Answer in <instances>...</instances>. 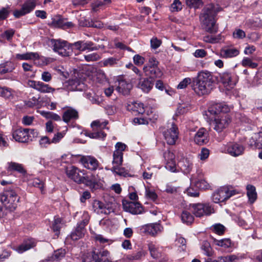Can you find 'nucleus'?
I'll return each mask as SVG.
<instances>
[{"label": "nucleus", "instance_id": "45", "mask_svg": "<svg viewBox=\"0 0 262 262\" xmlns=\"http://www.w3.org/2000/svg\"><path fill=\"white\" fill-rule=\"evenodd\" d=\"M83 46L82 51H84L85 50L89 51H96L99 49V47L97 46H94V43L92 41H86L84 42L83 41Z\"/></svg>", "mask_w": 262, "mask_h": 262}, {"label": "nucleus", "instance_id": "33", "mask_svg": "<svg viewBox=\"0 0 262 262\" xmlns=\"http://www.w3.org/2000/svg\"><path fill=\"white\" fill-rule=\"evenodd\" d=\"M192 184H194V186L199 189H206L209 187V184L204 179H191Z\"/></svg>", "mask_w": 262, "mask_h": 262}, {"label": "nucleus", "instance_id": "55", "mask_svg": "<svg viewBox=\"0 0 262 262\" xmlns=\"http://www.w3.org/2000/svg\"><path fill=\"white\" fill-rule=\"evenodd\" d=\"M142 255V252L140 251L136 253L126 255V258L129 260H138L141 258Z\"/></svg>", "mask_w": 262, "mask_h": 262}, {"label": "nucleus", "instance_id": "14", "mask_svg": "<svg viewBox=\"0 0 262 262\" xmlns=\"http://www.w3.org/2000/svg\"><path fill=\"white\" fill-rule=\"evenodd\" d=\"M80 162L85 168L92 171L96 170L100 166L98 161L95 158L91 156L82 157Z\"/></svg>", "mask_w": 262, "mask_h": 262}, {"label": "nucleus", "instance_id": "20", "mask_svg": "<svg viewBox=\"0 0 262 262\" xmlns=\"http://www.w3.org/2000/svg\"><path fill=\"white\" fill-rule=\"evenodd\" d=\"M208 133L204 128H201L196 133L194 141L198 145L206 144L208 142Z\"/></svg>", "mask_w": 262, "mask_h": 262}, {"label": "nucleus", "instance_id": "53", "mask_svg": "<svg viewBox=\"0 0 262 262\" xmlns=\"http://www.w3.org/2000/svg\"><path fill=\"white\" fill-rule=\"evenodd\" d=\"M148 247L151 256L154 258H158L159 257V253L157 250L155 245L152 243H149L148 245Z\"/></svg>", "mask_w": 262, "mask_h": 262}, {"label": "nucleus", "instance_id": "19", "mask_svg": "<svg viewBox=\"0 0 262 262\" xmlns=\"http://www.w3.org/2000/svg\"><path fill=\"white\" fill-rule=\"evenodd\" d=\"M132 88V84L129 81L124 79H120L118 81V85L116 90L123 95H128Z\"/></svg>", "mask_w": 262, "mask_h": 262}, {"label": "nucleus", "instance_id": "52", "mask_svg": "<svg viewBox=\"0 0 262 262\" xmlns=\"http://www.w3.org/2000/svg\"><path fill=\"white\" fill-rule=\"evenodd\" d=\"M33 53H26L24 54H16L15 58L17 60H29L32 58Z\"/></svg>", "mask_w": 262, "mask_h": 262}, {"label": "nucleus", "instance_id": "21", "mask_svg": "<svg viewBox=\"0 0 262 262\" xmlns=\"http://www.w3.org/2000/svg\"><path fill=\"white\" fill-rule=\"evenodd\" d=\"M143 71L150 79L161 77L163 73L159 67H144Z\"/></svg>", "mask_w": 262, "mask_h": 262}, {"label": "nucleus", "instance_id": "35", "mask_svg": "<svg viewBox=\"0 0 262 262\" xmlns=\"http://www.w3.org/2000/svg\"><path fill=\"white\" fill-rule=\"evenodd\" d=\"M42 116L48 119L53 120L54 121H60V117L53 112L37 111Z\"/></svg>", "mask_w": 262, "mask_h": 262}, {"label": "nucleus", "instance_id": "7", "mask_svg": "<svg viewBox=\"0 0 262 262\" xmlns=\"http://www.w3.org/2000/svg\"><path fill=\"white\" fill-rule=\"evenodd\" d=\"M221 82L227 90H230L235 85L237 82V77L233 72L226 71L220 74Z\"/></svg>", "mask_w": 262, "mask_h": 262}, {"label": "nucleus", "instance_id": "34", "mask_svg": "<svg viewBox=\"0 0 262 262\" xmlns=\"http://www.w3.org/2000/svg\"><path fill=\"white\" fill-rule=\"evenodd\" d=\"M201 249L203 251L204 255L209 257L212 256L213 251L210 243L208 241H204L202 242Z\"/></svg>", "mask_w": 262, "mask_h": 262}, {"label": "nucleus", "instance_id": "59", "mask_svg": "<svg viewBox=\"0 0 262 262\" xmlns=\"http://www.w3.org/2000/svg\"><path fill=\"white\" fill-rule=\"evenodd\" d=\"M233 36L235 38L242 39L245 37V32L239 29H236L233 33Z\"/></svg>", "mask_w": 262, "mask_h": 262}, {"label": "nucleus", "instance_id": "48", "mask_svg": "<svg viewBox=\"0 0 262 262\" xmlns=\"http://www.w3.org/2000/svg\"><path fill=\"white\" fill-rule=\"evenodd\" d=\"M221 103H216L209 108L208 111L211 114L216 115L221 113Z\"/></svg>", "mask_w": 262, "mask_h": 262}, {"label": "nucleus", "instance_id": "25", "mask_svg": "<svg viewBox=\"0 0 262 262\" xmlns=\"http://www.w3.org/2000/svg\"><path fill=\"white\" fill-rule=\"evenodd\" d=\"M127 110L138 114H143L145 112L144 104L141 102H131L127 105Z\"/></svg>", "mask_w": 262, "mask_h": 262}, {"label": "nucleus", "instance_id": "17", "mask_svg": "<svg viewBox=\"0 0 262 262\" xmlns=\"http://www.w3.org/2000/svg\"><path fill=\"white\" fill-rule=\"evenodd\" d=\"M178 166L184 173H189L193 167L192 159L188 157L182 158L178 162Z\"/></svg>", "mask_w": 262, "mask_h": 262}, {"label": "nucleus", "instance_id": "62", "mask_svg": "<svg viewBox=\"0 0 262 262\" xmlns=\"http://www.w3.org/2000/svg\"><path fill=\"white\" fill-rule=\"evenodd\" d=\"M162 42L161 40L158 39L157 37H153L150 40V46L152 49H156L159 48Z\"/></svg>", "mask_w": 262, "mask_h": 262}, {"label": "nucleus", "instance_id": "54", "mask_svg": "<svg viewBox=\"0 0 262 262\" xmlns=\"http://www.w3.org/2000/svg\"><path fill=\"white\" fill-rule=\"evenodd\" d=\"M34 187L38 188L41 193L44 192V183L39 179H34Z\"/></svg>", "mask_w": 262, "mask_h": 262}, {"label": "nucleus", "instance_id": "30", "mask_svg": "<svg viewBox=\"0 0 262 262\" xmlns=\"http://www.w3.org/2000/svg\"><path fill=\"white\" fill-rule=\"evenodd\" d=\"M7 170L8 171H17L19 173L24 174L26 170L24 168L23 165L18 163L10 162L8 163Z\"/></svg>", "mask_w": 262, "mask_h": 262}, {"label": "nucleus", "instance_id": "31", "mask_svg": "<svg viewBox=\"0 0 262 262\" xmlns=\"http://www.w3.org/2000/svg\"><path fill=\"white\" fill-rule=\"evenodd\" d=\"M247 195L251 203H253L257 199V193L255 187L252 185H248L246 187Z\"/></svg>", "mask_w": 262, "mask_h": 262}, {"label": "nucleus", "instance_id": "22", "mask_svg": "<svg viewBox=\"0 0 262 262\" xmlns=\"http://www.w3.org/2000/svg\"><path fill=\"white\" fill-rule=\"evenodd\" d=\"M239 54V51L235 48L225 47L221 49L219 56L223 58H233Z\"/></svg>", "mask_w": 262, "mask_h": 262}, {"label": "nucleus", "instance_id": "5", "mask_svg": "<svg viewBox=\"0 0 262 262\" xmlns=\"http://www.w3.org/2000/svg\"><path fill=\"white\" fill-rule=\"evenodd\" d=\"M190 209L193 214L196 217L209 215L214 212L213 208L208 203L190 204Z\"/></svg>", "mask_w": 262, "mask_h": 262}, {"label": "nucleus", "instance_id": "28", "mask_svg": "<svg viewBox=\"0 0 262 262\" xmlns=\"http://www.w3.org/2000/svg\"><path fill=\"white\" fill-rule=\"evenodd\" d=\"M34 89L41 93H50L55 91V89L42 82L34 81Z\"/></svg>", "mask_w": 262, "mask_h": 262}, {"label": "nucleus", "instance_id": "15", "mask_svg": "<svg viewBox=\"0 0 262 262\" xmlns=\"http://www.w3.org/2000/svg\"><path fill=\"white\" fill-rule=\"evenodd\" d=\"M92 257L95 262H112L110 253L106 250H93Z\"/></svg>", "mask_w": 262, "mask_h": 262}, {"label": "nucleus", "instance_id": "18", "mask_svg": "<svg viewBox=\"0 0 262 262\" xmlns=\"http://www.w3.org/2000/svg\"><path fill=\"white\" fill-rule=\"evenodd\" d=\"M123 162V154H120L117 151H114L113 154V171L119 175L122 174L121 169L120 166L122 165Z\"/></svg>", "mask_w": 262, "mask_h": 262}, {"label": "nucleus", "instance_id": "40", "mask_svg": "<svg viewBox=\"0 0 262 262\" xmlns=\"http://www.w3.org/2000/svg\"><path fill=\"white\" fill-rule=\"evenodd\" d=\"M13 69L12 64L10 62H7L4 63L0 64V74H4L10 72Z\"/></svg>", "mask_w": 262, "mask_h": 262}, {"label": "nucleus", "instance_id": "56", "mask_svg": "<svg viewBox=\"0 0 262 262\" xmlns=\"http://www.w3.org/2000/svg\"><path fill=\"white\" fill-rule=\"evenodd\" d=\"M182 8V3L180 0H174L173 3L171 5V9L173 12H178L181 10Z\"/></svg>", "mask_w": 262, "mask_h": 262}, {"label": "nucleus", "instance_id": "27", "mask_svg": "<svg viewBox=\"0 0 262 262\" xmlns=\"http://www.w3.org/2000/svg\"><path fill=\"white\" fill-rule=\"evenodd\" d=\"M33 246V241L31 238L24 240L23 242L18 246L14 247L13 250L19 253L23 252L30 249Z\"/></svg>", "mask_w": 262, "mask_h": 262}, {"label": "nucleus", "instance_id": "16", "mask_svg": "<svg viewBox=\"0 0 262 262\" xmlns=\"http://www.w3.org/2000/svg\"><path fill=\"white\" fill-rule=\"evenodd\" d=\"M29 129L17 128L13 132V138L16 141L19 142H27L29 139Z\"/></svg>", "mask_w": 262, "mask_h": 262}, {"label": "nucleus", "instance_id": "47", "mask_svg": "<svg viewBox=\"0 0 262 262\" xmlns=\"http://www.w3.org/2000/svg\"><path fill=\"white\" fill-rule=\"evenodd\" d=\"M186 3L188 7L195 9L199 8L203 5L201 0H186Z\"/></svg>", "mask_w": 262, "mask_h": 262}, {"label": "nucleus", "instance_id": "32", "mask_svg": "<svg viewBox=\"0 0 262 262\" xmlns=\"http://www.w3.org/2000/svg\"><path fill=\"white\" fill-rule=\"evenodd\" d=\"M119 60L117 57H111L101 61L100 63L101 67H113L117 66Z\"/></svg>", "mask_w": 262, "mask_h": 262}, {"label": "nucleus", "instance_id": "8", "mask_svg": "<svg viewBox=\"0 0 262 262\" xmlns=\"http://www.w3.org/2000/svg\"><path fill=\"white\" fill-rule=\"evenodd\" d=\"M163 229V226L159 223L148 224L140 227V233L144 235L155 236L161 233Z\"/></svg>", "mask_w": 262, "mask_h": 262}, {"label": "nucleus", "instance_id": "37", "mask_svg": "<svg viewBox=\"0 0 262 262\" xmlns=\"http://www.w3.org/2000/svg\"><path fill=\"white\" fill-rule=\"evenodd\" d=\"M47 63V60L45 57L39 56L37 53H34V64L42 66L46 65Z\"/></svg>", "mask_w": 262, "mask_h": 262}, {"label": "nucleus", "instance_id": "26", "mask_svg": "<svg viewBox=\"0 0 262 262\" xmlns=\"http://www.w3.org/2000/svg\"><path fill=\"white\" fill-rule=\"evenodd\" d=\"M78 118V112L73 108H70L64 112L62 115V120L64 122L68 123L71 120Z\"/></svg>", "mask_w": 262, "mask_h": 262}, {"label": "nucleus", "instance_id": "11", "mask_svg": "<svg viewBox=\"0 0 262 262\" xmlns=\"http://www.w3.org/2000/svg\"><path fill=\"white\" fill-rule=\"evenodd\" d=\"M178 128L174 123L171 127L163 132L164 138L169 145H174L178 138Z\"/></svg>", "mask_w": 262, "mask_h": 262}, {"label": "nucleus", "instance_id": "46", "mask_svg": "<svg viewBox=\"0 0 262 262\" xmlns=\"http://www.w3.org/2000/svg\"><path fill=\"white\" fill-rule=\"evenodd\" d=\"M211 229L218 235H222L225 231V227L221 224H216L212 225Z\"/></svg>", "mask_w": 262, "mask_h": 262}, {"label": "nucleus", "instance_id": "12", "mask_svg": "<svg viewBox=\"0 0 262 262\" xmlns=\"http://www.w3.org/2000/svg\"><path fill=\"white\" fill-rule=\"evenodd\" d=\"M122 205L124 211L133 214H139L143 212L142 207L138 202L123 201Z\"/></svg>", "mask_w": 262, "mask_h": 262}, {"label": "nucleus", "instance_id": "2", "mask_svg": "<svg viewBox=\"0 0 262 262\" xmlns=\"http://www.w3.org/2000/svg\"><path fill=\"white\" fill-rule=\"evenodd\" d=\"M84 170H81L77 167L72 166L66 169L67 176L78 184L83 183L92 190H96L102 187V184L99 182L94 175L85 176Z\"/></svg>", "mask_w": 262, "mask_h": 262}, {"label": "nucleus", "instance_id": "49", "mask_svg": "<svg viewBox=\"0 0 262 262\" xmlns=\"http://www.w3.org/2000/svg\"><path fill=\"white\" fill-rule=\"evenodd\" d=\"M84 57L85 60L88 62L97 61L101 58L100 56L96 53H93L87 55H84Z\"/></svg>", "mask_w": 262, "mask_h": 262}, {"label": "nucleus", "instance_id": "13", "mask_svg": "<svg viewBox=\"0 0 262 262\" xmlns=\"http://www.w3.org/2000/svg\"><path fill=\"white\" fill-rule=\"evenodd\" d=\"M225 150L230 155L236 157L243 154L245 148L241 144L231 142L227 144Z\"/></svg>", "mask_w": 262, "mask_h": 262}, {"label": "nucleus", "instance_id": "24", "mask_svg": "<svg viewBox=\"0 0 262 262\" xmlns=\"http://www.w3.org/2000/svg\"><path fill=\"white\" fill-rule=\"evenodd\" d=\"M64 225L65 222L62 218L59 216H55L51 228L56 236H58L61 228Z\"/></svg>", "mask_w": 262, "mask_h": 262}, {"label": "nucleus", "instance_id": "29", "mask_svg": "<svg viewBox=\"0 0 262 262\" xmlns=\"http://www.w3.org/2000/svg\"><path fill=\"white\" fill-rule=\"evenodd\" d=\"M85 231V229L82 228L77 225L75 230L71 233L70 236L68 237L67 238L70 237L73 241H77L84 236Z\"/></svg>", "mask_w": 262, "mask_h": 262}, {"label": "nucleus", "instance_id": "23", "mask_svg": "<svg viewBox=\"0 0 262 262\" xmlns=\"http://www.w3.org/2000/svg\"><path fill=\"white\" fill-rule=\"evenodd\" d=\"M154 81L149 78H140L138 84V87L145 93H148L152 88Z\"/></svg>", "mask_w": 262, "mask_h": 262}, {"label": "nucleus", "instance_id": "42", "mask_svg": "<svg viewBox=\"0 0 262 262\" xmlns=\"http://www.w3.org/2000/svg\"><path fill=\"white\" fill-rule=\"evenodd\" d=\"M104 204L98 200L94 201L93 204V208L95 212L97 214H102L103 213Z\"/></svg>", "mask_w": 262, "mask_h": 262}, {"label": "nucleus", "instance_id": "1", "mask_svg": "<svg viewBox=\"0 0 262 262\" xmlns=\"http://www.w3.org/2000/svg\"><path fill=\"white\" fill-rule=\"evenodd\" d=\"M199 96L209 94L213 89L214 80L212 73L207 71H202L198 74L197 77L192 81L190 78H185L177 86L178 89H183L188 84Z\"/></svg>", "mask_w": 262, "mask_h": 262}, {"label": "nucleus", "instance_id": "57", "mask_svg": "<svg viewBox=\"0 0 262 262\" xmlns=\"http://www.w3.org/2000/svg\"><path fill=\"white\" fill-rule=\"evenodd\" d=\"M163 157L166 162L175 161V156L172 152L167 150L164 152Z\"/></svg>", "mask_w": 262, "mask_h": 262}, {"label": "nucleus", "instance_id": "64", "mask_svg": "<svg viewBox=\"0 0 262 262\" xmlns=\"http://www.w3.org/2000/svg\"><path fill=\"white\" fill-rule=\"evenodd\" d=\"M19 201V199L17 198V199H11L10 204L7 206V208H8L10 211H14L17 207V203Z\"/></svg>", "mask_w": 262, "mask_h": 262}, {"label": "nucleus", "instance_id": "39", "mask_svg": "<svg viewBox=\"0 0 262 262\" xmlns=\"http://www.w3.org/2000/svg\"><path fill=\"white\" fill-rule=\"evenodd\" d=\"M0 96L6 99L13 98V93L11 89L6 87H0Z\"/></svg>", "mask_w": 262, "mask_h": 262}, {"label": "nucleus", "instance_id": "41", "mask_svg": "<svg viewBox=\"0 0 262 262\" xmlns=\"http://www.w3.org/2000/svg\"><path fill=\"white\" fill-rule=\"evenodd\" d=\"M70 84L77 91H81L84 88V84L77 78L72 79L70 81Z\"/></svg>", "mask_w": 262, "mask_h": 262}, {"label": "nucleus", "instance_id": "6", "mask_svg": "<svg viewBox=\"0 0 262 262\" xmlns=\"http://www.w3.org/2000/svg\"><path fill=\"white\" fill-rule=\"evenodd\" d=\"M235 190H230L228 187H222L215 191L212 195L213 201L215 203L223 202L235 194Z\"/></svg>", "mask_w": 262, "mask_h": 262}, {"label": "nucleus", "instance_id": "9", "mask_svg": "<svg viewBox=\"0 0 262 262\" xmlns=\"http://www.w3.org/2000/svg\"><path fill=\"white\" fill-rule=\"evenodd\" d=\"M231 122L229 116L227 114L220 115L211 123V125L213 126V128L216 132L220 133L226 128Z\"/></svg>", "mask_w": 262, "mask_h": 262}, {"label": "nucleus", "instance_id": "3", "mask_svg": "<svg viewBox=\"0 0 262 262\" xmlns=\"http://www.w3.org/2000/svg\"><path fill=\"white\" fill-rule=\"evenodd\" d=\"M217 13V11L215 6L210 4L203 8L201 14L202 27L206 31L210 33H215L217 31L218 27L215 20Z\"/></svg>", "mask_w": 262, "mask_h": 262}, {"label": "nucleus", "instance_id": "61", "mask_svg": "<svg viewBox=\"0 0 262 262\" xmlns=\"http://www.w3.org/2000/svg\"><path fill=\"white\" fill-rule=\"evenodd\" d=\"M0 201L7 208L10 204V200L7 194L2 193L0 194Z\"/></svg>", "mask_w": 262, "mask_h": 262}, {"label": "nucleus", "instance_id": "43", "mask_svg": "<svg viewBox=\"0 0 262 262\" xmlns=\"http://www.w3.org/2000/svg\"><path fill=\"white\" fill-rule=\"evenodd\" d=\"M214 243L216 245L225 248L230 247L231 245V242L229 238H224L220 240L214 239Z\"/></svg>", "mask_w": 262, "mask_h": 262}, {"label": "nucleus", "instance_id": "58", "mask_svg": "<svg viewBox=\"0 0 262 262\" xmlns=\"http://www.w3.org/2000/svg\"><path fill=\"white\" fill-rule=\"evenodd\" d=\"M9 8H2L0 9V20L6 19L10 14Z\"/></svg>", "mask_w": 262, "mask_h": 262}, {"label": "nucleus", "instance_id": "51", "mask_svg": "<svg viewBox=\"0 0 262 262\" xmlns=\"http://www.w3.org/2000/svg\"><path fill=\"white\" fill-rule=\"evenodd\" d=\"M116 205L115 204H104L103 214H109L111 212H114L115 210Z\"/></svg>", "mask_w": 262, "mask_h": 262}, {"label": "nucleus", "instance_id": "60", "mask_svg": "<svg viewBox=\"0 0 262 262\" xmlns=\"http://www.w3.org/2000/svg\"><path fill=\"white\" fill-rule=\"evenodd\" d=\"M79 25L83 27H91V21L85 17H81L78 20Z\"/></svg>", "mask_w": 262, "mask_h": 262}, {"label": "nucleus", "instance_id": "4", "mask_svg": "<svg viewBox=\"0 0 262 262\" xmlns=\"http://www.w3.org/2000/svg\"><path fill=\"white\" fill-rule=\"evenodd\" d=\"M46 42L54 52L61 56H69L72 53V45L66 40L48 39Z\"/></svg>", "mask_w": 262, "mask_h": 262}, {"label": "nucleus", "instance_id": "38", "mask_svg": "<svg viewBox=\"0 0 262 262\" xmlns=\"http://www.w3.org/2000/svg\"><path fill=\"white\" fill-rule=\"evenodd\" d=\"M66 254V250L63 248L58 249L54 251L53 254L51 255L54 261H58L64 257Z\"/></svg>", "mask_w": 262, "mask_h": 262}, {"label": "nucleus", "instance_id": "36", "mask_svg": "<svg viewBox=\"0 0 262 262\" xmlns=\"http://www.w3.org/2000/svg\"><path fill=\"white\" fill-rule=\"evenodd\" d=\"M181 220L184 223L191 224L194 220L193 216L188 211H183L181 214Z\"/></svg>", "mask_w": 262, "mask_h": 262}, {"label": "nucleus", "instance_id": "50", "mask_svg": "<svg viewBox=\"0 0 262 262\" xmlns=\"http://www.w3.org/2000/svg\"><path fill=\"white\" fill-rule=\"evenodd\" d=\"M21 8H24V11L26 12V14L30 13L33 9V0L26 1L23 5Z\"/></svg>", "mask_w": 262, "mask_h": 262}, {"label": "nucleus", "instance_id": "44", "mask_svg": "<svg viewBox=\"0 0 262 262\" xmlns=\"http://www.w3.org/2000/svg\"><path fill=\"white\" fill-rule=\"evenodd\" d=\"M242 64L244 67H248L249 68L255 69L258 66V64L256 62H253L252 59L248 57H244L242 61Z\"/></svg>", "mask_w": 262, "mask_h": 262}, {"label": "nucleus", "instance_id": "10", "mask_svg": "<svg viewBox=\"0 0 262 262\" xmlns=\"http://www.w3.org/2000/svg\"><path fill=\"white\" fill-rule=\"evenodd\" d=\"M108 122L103 121L101 122L99 120H96L92 122L91 126L93 128L96 127L97 132L89 134V136L91 138H104L106 134L102 130V129L105 128Z\"/></svg>", "mask_w": 262, "mask_h": 262}, {"label": "nucleus", "instance_id": "63", "mask_svg": "<svg viewBox=\"0 0 262 262\" xmlns=\"http://www.w3.org/2000/svg\"><path fill=\"white\" fill-rule=\"evenodd\" d=\"M39 145L41 147H46L48 145L52 143L47 136L42 137L39 141Z\"/></svg>", "mask_w": 262, "mask_h": 262}]
</instances>
